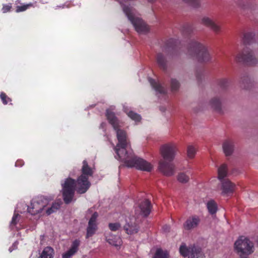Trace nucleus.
<instances>
[{
	"label": "nucleus",
	"mask_w": 258,
	"mask_h": 258,
	"mask_svg": "<svg viewBox=\"0 0 258 258\" xmlns=\"http://www.w3.org/2000/svg\"><path fill=\"white\" fill-rule=\"evenodd\" d=\"M121 127H118L117 129H114L116 132L118 140V143L115 146L112 144L116 154L115 158L124 162L125 165L128 167H135L141 170L150 171L153 167L150 163L135 156L132 150L127 151V133L125 131L121 129Z\"/></svg>",
	"instance_id": "obj_1"
},
{
	"label": "nucleus",
	"mask_w": 258,
	"mask_h": 258,
	"mask_svg": "<svg viewBox=\"0 0 258 258\" xmlns=\"http://www.w3.org/2000/svg\"><path fill=\"white\" fill-rule=\"evenodd\" d=\"M187 53L200 62H208L211 59L207 47L195 40H191L189 43Z\"/></svg>",
	"instance_id": "obj_2"
},
{
	"label": "nucleus",
	"mask_w": 258,
	"mask_h": 258,
	"mask_svg": "<svg viewBox=\"0 0 258 258\" xmlns=\"http://www.w3.org/2000/svg\"><path fill=\"white\" fill-rule=\"evenodd\" d=\"M82 164L81 174L77 178V193L79 194H85L89 189L91 184L89 178L94 173L93 168L89 166L86 160L83 161Z\"/></svg>",
	"instance_id": "obj_3"
},
{
	"label": "nucleus",
	"mask_w": 258,
	"mask_h": 258,
	"mask_svg": "<svg viewBox=\"0 0 258 258\" xmlns=\"http://www.w3.org/2000/svg\"><path fill=\"white\" fill-rule=\"evenodd\" d=\"M227 166L222 164L218 169V177L221 182L222 193L224 195L230 196L234 192L235 184L228 179H224L227 175Z\"/></svg>",
	"instance_id": "obj_4"
},
{
	"label": "nucleus",
	"mask_w": 258,
	"mask_h": 258,
	"mask_svg": "<svg viewBox=\"0 0 258 258\" xmlns=\"http://www.w3.org/2000/svg\"><path fill=\"white\" fill-rule=\"evenodd\" d=\"M122 9L137 32L140 34H146L149 32V26L142 19L134 16L131 8L128 6H123Z\"/></svg>",
	"instance_id": "obj_5"
},
{
	"label": "nucleus",
	"mask_w": 258,
	"mask_h": 258,
	"mask_svg": "<svg viewBox=\"0 0 258 258\" xmlns=\"http://www.w3.org/2000/svg\"><path fill=\"white\" fill-rule=\"evenodd\" d=\"M234 249L240 256V258H248L241 257L242 255H249L254 251L253 244L247 238L241 236L234 243Z\"/></svg>",
	"instance_id": "obj_6"
},
{
	"label": "nucleus",
	"mask_w": 258,
	"mask_h": 258,
	"mask_svg": "<svg viewBox=\"0 0 258 258\" xmlns=\"http://www.w3.org/2000/svg\"><path fill=\"white\" fill-rule=\"evenodd\" d=\"M77 180L69 177L62 184V196L64 202L70 204L73 200L75 190L77 191Z\"/></svg>",
	"instance_id": "obj_7"
},
{
	"label": "nucleus",
	"mask_w": 258,
	"mask_h": 258,
	"mask_svg": "<svg viewBox=\"0 0 258 258\" xmlns=\"http://www.w3.org/2000/svg\"><path fill=\"white\" fill-rule=\"evenodd\" d=\"M238 62H242L247 66H255L258 63V59L254 54L252 49L248 47H244L236 56Z\"/></svg>",
	"instance_id": "obj_8"
},
{
	"label": "nucleus",
	"mask_w": 258,
	"mask_h": 258,
	"mask_svg": "<svg viewBox=\"0 0 258 258\" xmlns=\"http://www.w3.org/2000/svg\"><path fill=\"white\" fill-rule=\"evenodd\" d=\"M50 200L43 196H38L32 200L30 206L28 207V212L32 215L40 213L48 205Z\"/></svg>",
	"instance_id": "obj_9"
},
{
	"label": "nucleus",
	"mask_w": 258,
	"mask_h": 258,
	"mask_svg": "<svg viewBox=\"0 0 258 258\" xmlns=\"http://www.w3.org/2000/svg\"><path fill=\"white\" fill-rule=\"evenodd\" d=\"M176 151V146L173 143H168L163 145L160 148V154L162 157L161 160L173 161Z\"/></svg>",
	"instance_id": "obj_10"
},
{
	"label": "nucleus",
	"mask_w": 258,
	"mask_h": 258,
	"mask_svg": "<svg viewBox=\"0 0 258 258\" xmlns=\"http://www.w3.org/2000/svg\"><path fill=\"white\" fill-rule=\"evenodd\" d=\"M159 170L166 176H171L175 172V166L172 161L160 160L158 165Z\"/></svg>",
	"instance_id": "obj_11"
},
{
	"label": "nucleus",
	"mask_w": 258,
	"mask_h": 258,
	"mask_svg": "<svg viewBox=\"0 0 258 258\" xmlns=\"http://www.w3.org/2000/svg\"><path fill=\"white\" fill-rule=\"evenodd\" d=\"M140 226L136 219L134 217L126 219V223L123 226V230L128 235H133L138 233Z\"/></svg>",
	"instance_id": "obj_12"
},
{
	"label": "nucleus",
	"mask_w": 258,
	"mask_h": 258,
	"mask_svg": "<svg viewBox=\"0 0 258 258\" xmlns=\"http://www.w3.org/2000/svg\"><path fill=\"white\" fill-rule=\"evenodd\" d=\"M201 23L218 34L221 31L220 24L215 20L208 16H204L201 19Z\"/></svg>",
	"instance_id": "obj_13"
},
{
	"label": "nucleus",
	"mask_w": 258,
	"mask_h": 258,
	"mask_svg": "<svg viewBox=\"0 0 258 258\" xmlns=\"http://www.w3.org/2000/svg\"><path fill=\"white\" fill-rule=\"evenodd\" d=\"M98 217V213L95 212L91 216L88 222V225L87 228V233L86 238L88 239L92 237L98 229V224L97 223V219Z\"/></svg>",
	"instance_id": "obj_14"
},
{
	"label": "nucleus",
	"mask_w": 258,
	"mask_h": 258,
	"mask_svg": "<svg viewBox=\"0 0 258 258\" xmlns=\"http://www.w3.org/2000/svg\"><path fill=\"white\" fill-rule=\"evenodd\" d=\"M201 219L199 216L194 215L187 218L183 224V228L185 230L191 231L196 228L199 225Z\"/></svg>",
	"instance_id": "obj_15"
},
{
	"label": "nucleus",
	"mask_w": 258,
	"mask_h": 258,
	"mask_svg": "<svg viewBox=\"0 0 258 258\" xmlns=\"http://www.w3.org/2000/svg\"><path fill=\"white\" fill-rule=\"evenodd\" d=\"M106 116L108 122L112 125L113 129H117L118 127H122L123 123L115 115L114 112L110 109L106 110Z\"/></svg>",
	"instance_id": "obj_16"
},
{
	"label": "nucleus",
	"mask_w": 258,
	"mask_h": 258,
	"mask_svg": "<svg viewBox=\"0 0 258 258\" xmlns=\"http://www.w3.org/2000/svg\"><path fill=\"white\" fill-rule=\"evenodd\" d=\"M81 241L79 239H75L71 244L70 248L62 255V258H71L79 250Z\"/></svg>",
	"instance_id": "obj_17"
},
{
	"label": "nucleus",
	"mask_w": 258,
	"mask_h": 258,
	"mask_svg": "<svg viewBox=\"0 0 258 258\" xmlns=\"http://www.w3.org/2000/svg\"><path fill=\"white\" fill-rule=\"evenodd\" d=\"M151 202L148 200H143L139 205V208L140 209V214L144 217L148 216L151 212Z\"/></svg>",
	"instance_id": "obj_18"
},
{
	"label": "nucleus",
	"mask_w": 258,
	"mask_h": 258,
	"mask_svg": "<svg viewBox=\"0 0 258 258\" xmlns=\"http://www.w3.org/2000/svg\"><path fill=\"white\" fill-rule=\"evenodd\" d=\"M105 239L108 243L116 247H120L121 245L122 240L121 238L119 236L113 235L110 233L106 234Z\"/></svg>",
	"instance_id": "obj_19"
},
{
	"label": "nucleus",
	"mask_w": 258,
	"mask_h": 258,
	"mask_svg": "<svg viewBox=\"0 0 258 258\" xmlns=\"http://www.w3.org/2000/svg\"><path fill=\"white\" fill-rule=\"evenodd\" d=\"M178 41L176 39L171 38L168 40L165 44V49L167 51L173 53L177 50V44Z\"/></svg>",
	"instance_id": "obj_20"
},
{
	"label": "nucleus",
	"mask_w": 258,
	"mask_h": 258,
	"mask_svg": "<svg viewBox=\"0 0 258 258\" xmlns=\"http://www.w3.org/2000/svg\"><path fill=\"white\" fill-rule=\"evenodd\" d=\"M223 149L226 156L231 155L234 151L233 142L231 140H226L223 144Z\"/></svg>",
	"instance_id": "obj_21"
},
{
	"label": "nucleus",
	"mask_w": 258,
	"mask_h": 258,
	"mask_svg": "<svg viewBox=\"0 0 258 258\" xmlns=\"http://www.w3.org/2000/svg\"><path fill=\"white\" fill-rule=\"evenodd\" d=\"M188 258H204V254L201 248L195 245L191 246Z\"/></svg>",
	"instance_id": "obj_22"
},
{
	"label": "nucleus",
	"mask_w": 258,
	"mask_h": 258,
	"mask_svg": "<svg viewBox=\"0 0 258 258\" xmlns=\"http://www.w3.org/2000/svg\"><path fill=\"white\" fill-rule=\"evenodd\" d=\"M157 62L160 69L165 71L167 69V61L164 56L161 53L157 54Z\"/></svg>",
	"instance_id": "obj_23"
},
{
	"label": "nucleus",
	"mask_w": 258,
	"mask_h": 258,
	"mask_svg": "<svg viewBox=\"0 0 258 258\" xmlns=\"http://www.w3.org/2000/svg\"><path fill=\"white\" fill-rule=\"evenodd\" d=\"M149 81L151 86L156 90V91L160 94L166 93V89L155 80L149 78Z\"/></svg>",
	"instance_id": "obj_24"
},
{
	"label": "nucleus",
	"mask_w": 258,
	"mask_h": 258,
	"mask_svg": "<svg viewBox=\"0 0 258 258\" xmlns=\"http://www.w3.org/2000/svg\"><path fill=\"white\" fill-rule=\"evenodd\" d=\"M208 212L211 215L215 214L218 210L217 203L214 200H210L207 204Z\"/></svg>",
	"instance_id": "obj_25"
},
{
	"label": "nucleus",
	"mask_w": 258,
	"mask_h": 258,
	"mask_svg": "<svg viewBox=\"0 0 258 258\" xmlns=\"http://www.w3.org/2000/svg\"><path fill=\"white\" fill-rule=\"evenodd\" d=\"M193 31L192 25L189 24L183 25L181 29L182 34L185 37H189Z\"/></svg>",
	"instance_id": "obj_26"
},
{
	"label": "nucleus",
	"mask_w": 258,
	"mask_h": 258,
	"mask_svg": "<svg viewBox=\"0 0 258 258\" xmlns=\"http://www.w3.org/2000/svg\"><path fill=\"white\" fill-rule=\"evenodd\" d=\"M54 250L52 248L47 246L44 248L40 255V258H53Z\"/></svg>",
	"instance_id": "obj_27"
},
{
	"label": "nucleus",
	"mask_w": 258,
	"mask_h": 258,
	"mask_svg": "<svg viewBox=\"0 0 258 258\" xmlns=\"http://www.w3.org/2000/svg\"><path fill=\"white\" fill-rule=\"evenodd\" d=\"M210 104L216 111L219 112L221 111V102L219 98H213L211 100Z\"/></svg>",
	"instance_id": "obj_28"
},
{
	"label": "nucleus",
	"mask_w": 258,
	"mask_h": 258,
	"mask_svg": "<svg viewBox=\"0 0 258 258\" xmlns=\"http://www.w3.org/2000/svg\"><path fill=\"white\" fill-rule=\"evenodd\" d=\"M36 4V2H35V3H30L27 4L23 5L22 6H18L16 7V12L17 13H20L24 12L30 8H34L35 7L34 4Z\"/></svg>",
	"instance_id": "obj_29"
},
{
	"label": "nucleus",
	"mask_w": 258,
	"mask_h": 258,
	"mask_svg": "<svg viewBox=\"0 0 258 258\" xmlns=\"http://www.w3.org/2000/svg\"><path fill=\"white\" fill-rule=\"evenodd\" d=\"M254 34L251 32H246L243 34V42L245 44H249L252 42Z\"/></svg>",
	"instance_id": "obj_30"
},
{
	"label": "nucleus",
	"mask_w": 258,
	"mask_h": 258,
	"mask_svg": "<svg viewBox=\"0 0 258 258\" xmlns=\"http://www.w3.org/2000/svg\"><path fill=\"white\" fill-rule=\"evenodd\" d=\"M191 249V247L187 248L185 244H182L179 248V252L180 254L186 257L189 255L190 253V250Z\"/></svg>",
	"instance_id": "obj_31"
},
{
	"label": "nucleus",
	"mask_w": 258,
	"mask_h": 258,
	"mask_svg": "<svg viewBox=\"0 0 258 258\" xmlns=\"http://www.w3.org/2000/svg\"><path fill=\"white\" fill-rule=\"evenodd\" d=\"M153 258H168V253L159 248L156 250Z\"/></svg>",
	"instance_id": "obj_32"
},
{
	"label": "nucleus",
	"mask_w": 258,
	"mask_h": 258,
	"mask_svg": "<svg viewBox=\"0 0 258 258\" xmlns=\"http://www.w3.org/2000/svg\"><path fill=\"white\" fill-rule=\"evenodd\" d=\"M60 206V204L59 203H53L51 205V207L48 208L46 210V213L47 215H49L51 214L52 213L55 212L57 210H58Z\"/></svg>",
	"instance_id": "obj_33"
},
{
	"label": "nucleus",
	"mask_w": 258,
	"mask_h": 258,
	"mask_svg": "<svg viewBox=\"0 0 258 258\" xmlns=\"http://www.w3.org/2000/svg\"><path fill=\"white\" fill-rule=\"evenodd\" d=\"M127 115L130 118L136 122H139L141 120V115L133 111H129L127 113Z\"/></svg>",
	"instance_id": "obj_34"
},
{
	"label": "nucleus",
	"mask_w": 258,
	"mask_h": 258,
	"mask_svg": "<svg viewBox=\"0 0 258 258\" xmlns=\"http://www.w3.org/2000/svg\"><path fill=\"white\" fill-rule=\"evenodd\" d=\"M196 153V149L192 145H189L187 149V155L189 158H193Z\"/></svg>",
	"instance_id": "obj_35"
},
{
	"label": "nucleus",
	"mask_w": 258,
	"mask_h": 258,
	"mask_svg": "<svg viewBox=\"0 0 258 258\" xmlns=\"http://www.w3.org/2000/svg\"><path fill=\"white\" fill-rule=\"evenodd\" d=\"M189 176L183 172L179 173L177 176V180L181 183H186L189 180Z\"/></svg>",
	"instance_id": "obj_36"
},
{
	"label": "nucleus",
	"mask_w": 258,
	"mask_h": 258,
	"mask_svg": "<svg viewBox=\"0 0 258 258\" xmlns=\"http://www.w3.org/2000/svg\"><path fill=\"white\" fill-rule=\"evenodd\" d=\"M218 85L222 89H225L229 85V82L227 79H221L218 80Z\"/></svg>",
	"instance_id": "obj_37"
},
{
	"label": "nucleus",
	"mask_w": 258,
	"mask_h": 258,
	"mask_svg": "<svg viewBox=\"0 0 258 258\" xmlns=\"http://www.w3.org/2000/svg\"><path fill=\"white\" fill-rule=\"evenodd\" d=\"M108 227L111 231H116L121 228V224L119 222L110 223Z\"/></svg>",
	"instance_id": "obj_38"
},
{
	"label": "nucleus",
	"mask_w": 258,
	"mask_h": 258,
	"mask_svg": "<svg viewBox=\"0 0 258 258\" xmlns=\"http://www.w3.org/2000/svg\"><path fill=\"white\" fill-rule=\"evenodd\" d=\"M20 216L19 214L14 213L10 224V227L13 228L15 227L19 221Z\"/></svg>",
	"instance_id": "obj_39"
},
{
	"label": "nucleus",
	"mask_w": 258,
	"mask_h": 258,
	"mask_svg": "<svg viewBox=\"0 0 258 258\" xmlns=\"http://www.w3.org/2000/svg\"><path fill=\"white\" fill-rule=\"evenodd\" d=\"M0 98L4 105H7L9 102H11L12 101V99L4 92H2L1 93Z\"/></svg>",
	"instance_id": "obj_40"
},
{
	"label": "nucleus",
	"mask_w": 258,
	"mask_h": 258,
	"mask_svg": "<svg viewBox=\"0 0 258 258\" xmlns=\"http://www.w3.org/2000/svg\"><path fill=\"white\" fill-rule=\"evenodd\" d=\"M185 3L188 4L194 8H198L200 6V0H183Z\"/></svg>",
	"instance_id": "obj_41"
},
{
	"label": "nucleus",
	"mask_w": 258,
	"mask_h": 258,
	"mask_svg": "<svg viewBox=\"0 0 258 258\" xmlns=\"http://www.w3.org/2000/svg\"><path fill=\"white\" fill-rule=\"evenodd\" d=\"M179 87V83L176 79L171 80V88L172 91H177Z\"/></svg>",
	"instance_id": "obj_42"
},
{
	"label": "nucleus",
	"mask_w": 258,
	"mask_h": 258,
	"mask_svg": "<svg viewBox=\"0 0 258 258\" xmlns=\"http://www.w3.org/2000/svg\"><path fill=\"white\" fill-rule=\"evenodd\" d=\"M12 8V4H9L8 5H3V7L2 8V12L3 13H6L8 12H10Z\"/></svg>",
	"instance_id": "obj_43"
},
{
	"label": "nucleus",
	"mask_w": 258,
	"mask_h": 258,
	"mask_svg": "<svg viewBox=\"0 0 258 258\" xmlns=\"http://www.w3.org/2000/svg\"><path fill=\"white\" fill-rule=\"evenodd\" d=\"M242 81L243 84H244L245 83L248 84L249 83H250V80L248 77H246L245 78H244Z\"/></svg>",
	"instance_id": "obj_44"
},
{
	"label": "nucleus",
	"mask_w": 258,
	"mask_h": 258,
	"mask_svg": "<svg viewBox=\"0 0 258 258\" xmlns=\"http://www.w3.org/2000/svg\"><path fill=\"white\" fill-rule=\"evenodd\" d=\"M24 164V162L22 160H18L15 163L16 166H22Z\"/></svg>",
	"instance_id": "obj_45"
},
{
	"label": "nucleus",
	"mask_w": 258,
	"mask_h": 258,
	"mask_svg": "<svg viewBox=\"0 0 258 258\" xmlns=\"http://www.w3.org/2000/svg\"><path fill=\"white\" fill-rule=\"evenodd\" d=\"M163 230L165 231V232H168L169 231V230H170V227L168 225H164L163 227Z\"/></svg>",
	"instance_id": "obj_46"
},
{
	"label": "nucleus",
	"mask_w": 258,
	"mask_h": 258,
	"mask_svg": "<svg viewBox=\"0 0 258 258\" xmlns=\"http://www.w3.org/2000/svg\"><path fill=\"white\" fill-rule=\"evenodd\" d=\"M202 75H203V73H202L201 74H200V73H199L198 72L197 73L196 77H197V80L199 81H200L202 79V77L201 76H202Z\"/></svg>",
	"instance_id": "obj_47"
},
{
	"label": "nucleus",
	"mask_w": 258,
	"mask_h": 258,
	"mask_svg": "<svg viewBox=\"0 0 258 258\" xmlns=\"http://www.w3.org/2000/svg\"><path fill=\"white\" fill-rule=\"evenodd\" d=\"M243 87L246 89H248L249 88V86L247 85V86H246V85H244Z\"/></svg>",
	"instance_id": "obj_48"
}]
</instances>
